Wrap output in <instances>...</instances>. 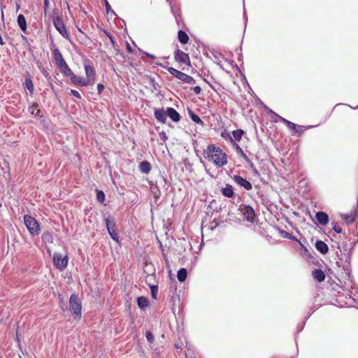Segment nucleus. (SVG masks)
I'll return each instance as SVG.
<instances>
[{"label": "nucleus", "mask_w": 358, "mask_h": 358, "mask_svg": "<svg viewBox=\"0 0 358 358\" xmlns=\"http://www.w3.org/2000/svg\"><path fill=\"white\" fill-rule=\"evenodd\" d=\"M205 159L211 161L217 167H222L227 164V156L219 147L209 145L203 150Z\"/></svg>", "instance_id": "f257e3e1"}, {"label": "nucleus", "mask_w": 358, "mask_h": 358, "mask_svg": "<svg viewBox=\"0 0 358 358\" xmlns=\"http://www.w3.org/2000/svg\"><path fill=\"white\" fill-rule=\"evenodd\" d=\"M155 64L159 66L164 69H166L172 76H175L178 79L183 81L185 83L188 84H194L195 83V80L190 76L181 72L173 67H167L166 64L156 62H155Z\"/></svg>", "instance_id": "f03ea898"}, {"label": "nucleus", "mask_w": 358, "mask_h": 358, "mask_svg": "<svg viewBox=\"0 0 358 358\" xmlns=\"http://www.w3.org/2000/svg\"><path fill=\"white\" fill-rule=\"evenodd\" d=\"M69 310L75 320L81 318L82 304L76 294H71L69 299Z\"/></svg>", "instance_id": "7ed1b4c3"}, {"label": "nucleus", "mask_w": 358, "mask_h": 358, "mask_svg": "<svg viewBox=\"0 0 358 358\" xmlns=\"http://www.w3.org/2000/svg\"><path fill=\"white\" fill-rule=\"evenodd\" d=\"M24 224L32 236H36L39 234L40 226L37 221L29 215L24 216Z\"/></svg>", "instance_id": "20e7f679"}, {"label": "nucleus", "mask_w": 358, "mask_h": 358, "mask_svg": "<svg viewBox=\"0 0 358 358\" xmlns=\"http://www.w3.org/2000/svg\"><path fill=\"white\" fill-rule=\"evenodd\" d=\"M53 24L58 32L66 39L71 41L70 36L66 29L62 19L57 16L53 19Z\"/></svg>", "instance_id": "39448f33"}, {"label": "nucleus", "mask_w": 358, "mask_h": 358, "mask_svg": "<svg viewBox=\"0 0 358 358\" xmlns=\"http://www.w3.org/2000/svg\"><path fill=\"white\" fill-rule=\"evenodd\" d=\"M53 262L55 266L60 271L65 269L68 264L67 255L62 257L59 253H55L53 255Z\"/></svg>", "instance_id": "423d86ee"}, {"label": "nucleus", "mask_w": 358, "mask_h": 358, "mask_svg": "<svg viewBox=\"0 0 358 358\" xmlns=\"http://www.w3.org/2000/svg\"><path fill=\"white\" fill-rule=\"evenodd\" d=\"M239 210L248 222H253L255 217V213L254 209L251 206L241 205L239 207Z\"/></svg>", "instance_id": "0eeeda50"}, {"label": "nucleus", "mask_w": 358, "mask_h": 358, "mask_svg": "<svg viewBox=\"0 0 358 358\" xmlns=\"http://www.w3.org/2000/svg\"><path fill=\"white\" fill-rule=\"evenodd\" d=\"M174 57L176 61L181 64H189L190 63L189 55L179 49L175 51Z\"/></svg>", "instance_id": "6e6552de"}, {"label": "nucleus", "mask_w": 358, "mask_h": 358, "mask_svg": "<svg viewBox=\"0 0 358 358\" xmlns=\"http://www.w3.org/2000/svg\"><path fill=\"white\" fill-rule=\"evenodd\" d=\"M85 71L87 76L86 80L89 81L90 85H94L96 80L94 67L91 65H85Z\"/></svg>", "instance_id": "1a4fd4ad"}, {"label": "nucleus", "mask_w": 358, "mask_h": 358, "mask_svg": "<svg viewBox=\"0 0 358 358\" xmlns=\"http://www.w3.org/2000/svg\"><path fill=\"white\" fill-rule=\"evenodd\" d=\"M233 180L237 185L243 187L246 190H250L252 188V184L240 176H234Z\"/></svg>", "instance_id": "9d476101"}, {"label": "nucleus", "mask_w": 358, "mask_h": 358, "mask_svg": "<svg viewBox=\"0 0 358 358\" xmlns=\"http://www.w3.org/2000/svg\"><path fill=\"white\" fill-rule=\"evenodd\" d=\"M154 116L155 119L162 124H165L166 121V111L165 112L164 108H155Z\"/></svg>", "instance_id": "9b49d317"}, {"label": "nucleus", "mask_w": 358, "mask_h": 358, "mask_svg": "<svg viewBox=\"0 0 358 358\" xmlns=\"http://www.w3.org/2000/svg\"><path fill=\"white\" fill-rule=\"evenodd\" d=\"M71 81L73 84L78 85L81 87L90 85L89 81L83 77L76 76L74 73L71 77Z\"/></svg>", "instance_id": "f8f14e48"}, {"label": "nucleus", "mask_w": 358, "mask_h": 358, "mask_svg": "<svg viewBox=\"0 0 358 358\" xmlns=\"http://www.w3.org/2000/svg\"><path fill=\"white\" fill-rule=\"evenodd\" d=\"M317 222L321 225H326L329 222V216L324 212H317L315 215Z\"/></svg>", "instance_id": "ddd939ff"}, {"label": "nucleus", "mask_w": 358, "mask_h": 358, "mask_svg": "<svg viewBox=\"0 0 358 358\" xmlns=\"http://www.w3.org/2000/svg\"><path fill=\"white\" fill-rule=\"evenodd\" d=\"M166 114L167 116L169 117L175 122H178L180 120V114L173 108H167Z\"/></svg>", "instance_id": "4468645a"}, {"label": "nucleus", "mask_w": 358, "mask_h": 358, "mask_svg": "<svg viewBox=\"0 0 358 358\" xmlns=\"http://www.w3.org/2000/svg\"><path fill=\"white\" fill-rule=\"evenodd\" d=\"M221 192L223 196L228 198H231L234 195L233 187L229 184H227L224 187L222 188Z\"/></svg>", "instance_id": "2eb2a0df"}, {"label": "nucleus", "mask_w": 358, "mask_h": 358, "mask_svg": "<svg viewBox=\"0 0 358 358\" xmlns=\"http://www.w3.org/2000/svg\"><path fill=\"white\" fill-rule=\"evenodd\" d=\"M315 248L320 253L323 255L327 253L329 250L327 245L322 241H317L316 242Z\"/></svg>", "instance_id": "dca6fc26"}, {"label": "nucleus", "mask_w": 358, "mask_h": 358, "mask_svg": "<svg viewBox=\"0 0 358 358\" xmlns=\"http://www.w3.org/2000/svg\"><path fill=\"white\" fill-rule=\"evenodd\" d=\"M313 277L318 282H321L325 279V274L321 269H315L312 272Z\"/></svg>", "instance_id": "f3484780"}, {"label": "nucleus", "mask_w": 358, "mask_h": 358, "mask_svg": "<svg viewBox=\"0 0 358 358\" xmlns=\"http://www.w3.org/2000/svg\"><path fill=\"white\" fill-rule=\"evenodd\" d=\"M108 233H110L111 231L116 230V225L113 217H107L104 219Z\"/></svg>", "instance_id": "a211bd4d"}, {"label": "nucleus", "mask_w": 358, "mask_h": 358, "mask_svg": "<svg viewBox=\"0 0 358 358\" xmlns=\"http://www.w3.org/2000/svg\"><path fill=\"white\" fill-rule=\"evenodd\" d=\"M341 216L346 223L350 224L355 220L357 213L352 211L350 214H341Z\"/></svg>", "instance_id": "6ab92c4d"}, {"label": "nucleus", "mask_w": 358, "mask_h": 358, "mask_svg": "<svg viewBox=\"0 0 358 358\" xmlns=\"http://www.w3.org/2000/svg\"><path fill=\"white\" fill-rule=\"evenodd\" d=\"M17 24H18L20 28L21 29V30L23 32L26 33L27 29V22H26V19L23 15L20 14L17 16Z\"/></svg>", "instance_id": "aec40b11"}, {"label": "nucleus", "mask_w": 358, "mask_h": 358, "mask_svg": "<svg viewBox=\"0 0 358 358\" xmlns=\"http://www.w3.org/2000/svg\"><path fill=\"white\" fill-rule=\"evenodd\" d=\"M137 304L141 309L144 310L146 307L148 306L149 301L146 297L139 296L137 299Z\"/></svg>", "instance_id": "412c9836"}, {"label": "nucleus", "mask_w": 358, "mask_h": 358, "mask_svg": "<svg viewBox=\"0 0 358 358\" xmlns=\"http://www.w3.org/2000/svg\"><path fill=\"white\" fill-rule=\"evenodd\" d=\"M140 171L143 173H148L151 170L150 164L147 161H143L139 165Z\"/></svg>", "instance_id": "4be33fe9"}, {"label": "nucleus", "mask_w": 358, "mask_h": 358, "mask_svg": "<svg viewBox=\"0 0 358 358\" xmlns=\"http://www.w3.org/2000/svg\"><path fill=\"white\" fill-rule=\"evenodd\" d=\"M178 38L179 41L182 44H186V43H187V42L189 41L188 35L186 34L185 31H184L182 30H180L178 31Z\"/></svg>", "instance_id": "5701e85b"}, {"label": "nucleus", "mask_w": 358, "mask_h": 358, "mask_svg": "<svg viewBox=\"0 0 358 358\" xmlns=\"http://www.w3.org/2000/svg\"><path fill=\"white\" fill-rule=\"evenodd\" d=\"M187 271L185 268H182L178 271L177 278L180 282H184L187 278Z\"/></svg>", "instance_id": "b1692460"}, {"label": "nucleus", "mask_w": 358, "mask_h": 358, "mask_svg": "<svg viewBox=\"0 0 358 358\" xmlns=\"http://www.w3.org/2000/svg\"><path fill=\"white\" fill-rule=\"evenodd\" d=\"M189 115L194 122L201 125L203 124V122L201 120V119L192 110H189Z\"/></svg>", "instance_id": "393cba45"}, {"label": "nucleus", "mask_w": 358, "mask_h": 358, "mask_svg": "<svg viewBox=\"0 0 358 358\" xmlns=\"http://www.w3.org/2000/svg\"><path fill=\"white\" fill-rule=\"evenodd\" d=\"M52 56H53L55 63L57 62L58 61L61 60L62 59H63V56L58 48H54L52 50Z\"/></svg>", "instance_id": "a878e982"}, {"label": "nucleus", "mask_w": 358, "mask_h": 358, "mask_svg": "<svg viewBox=\"0 0 358 358\" xmlns=\"http://www.w3.org/2000/svg\"><path fill=\"white\" fill-rule=\"evenodd\" d=\"M243 134L244 131L242 129L234 130L232 132L233 137L237 141H239L241 139Z\"/></svg>", "instance_id": "bb28decb"}, {"label": "nucleus", "mask_w": 358, "mask_h": 358, "mask_svg": "<svg viewBox=\"0 0 358 358\" xmlns=\"http://www.w3.org/2000/svg\"><path fill=\"white\" fill-rule=\"evenodd\" d=\"M234 146L235 147L236 151L237 154H238L244 160L248 157L243 152L242 148L236 143H234Z\"/></svg>", "instance_id": "cd10ccee"}, {"label": "nucleus", "mask_w": 358, "mask_h": 358, "mask_svg": "<svg viewBox=\"0 0 358 358\" xmlns=\"http://www.w3.org/2000/svg\"><path fill=\"white\" fill-rule=\"evenodd\" d=\"M59 71L65 76H70L71 77L73 74V71H71V69L69 68V66L67 65H66L65 66H64L63 68H62L61 69H59Z\"/></svg>", "instance_id": "c85d7f7f"}, {"label": "nucleus", "mask_w": 358, "mask_h": 358, "mask_svg": "<svg viewBox=\"0 0 358 358\" xmlns=\"http://www.w3.org/2000/svg\"><path fill=\"white\" fill-rule=\"evenodd\" d=\"M25 87L29 91L31 94L34 92V84L30 78H26Z\"/></svg>", "instance_id": "c756f323"}, {"label": "nucleus", "mask_w": 358, "mask_h": 358, "mask_svg": "<svg viewBox=\"0 0 358 358\" xmlns=\"http://www.w3.org/2000/svg\"><path fill=\"white\" fill-rule=\"evenodd\" d=\"M149 287L151 291V295L153 299H157V296L158 294V286L155 285H150Z\"/></svg>", "instance_id": "7c9ffc66"}, {"label": "nucleus", "mask_w": 358, "mask_h": 358, "mask_svg": "<svg viewBox=\"0 0 358 358\" xmlns=\"http://www.w3.org/2000/svg\"><path fill=\"white\" fill-rule=\"evenodd\" d=\"M105 6H106V10L107 14H111L113 15H116L115 13L111 9V7L107 0H103Z\"/></svg>", "instance_id": "2f4dec72"}, {"label": "nucleus", "mask_w": 358, "mask_h": 358, "mask_svg": "<svg viewBox=\"0 0 358 358\" xmlns=\"http://www.w3.org/2000/svg\"><path fill=\"white\" fill-rule=\"evenodd\" d=\"M281 234H282V237H284V238H289L290 240L295 241H299V240L296 237L293 236L292 234H290L289 233H288L285 231H282Z\"/></svg>", "instance_id": "473e14b6"}, {"label": "nucleus", "mask_w": 358, "mask_h": 358, "mask_svg": "<svg viewBox=\"0 0 358 358\" xmlns=\"http://www.w3.org/2000/svg\"><path fill=\"white\" fill-rule=\"evenodd\" d=\"M96 199L99 202H101V203L103 202V201L105 199V194L103 191H99L97 192Z\"/></svg>", "instance_id": "72a5a7b5"}, {"label": "nucleus", "mask_w": 358, "mask_h": 358, "mask_svg": "<svg viewBox=\"0 0 358 358\" xmlns=\"http://www.w3.org/2000/svg\"><path fill=\"white\" fill-rule=\"evenodd\" d=\"M331 225L333 226L334 230L336 233H338V234H341L342 233V231H343L342 228L340 226H338L336 222H331Z\"/></svg>", "instance_id": "f704fd0d"}, {"label": "nucleus", "mask_w": 358, "mask_h": 358, "mask_svg": "<svg viewBox=\"0 0 358 358\" xmlns=\"http://www.w3.org/2000/svg\"><path fill=\"white\" fill-rule=\"evenodd\" d=\"M108 234H110V236L112 239H113L115 241H119V235L116 232V230L111 231L110 233H108Z\"/></svg>", "instance_id": "c9c22d12"}, {"label": "nucleus", "mask_w": 358, "mask_h": 358, "mask_svg": "<svg viewBox=\"0 0 358 358\" xmlns=\"http://www.w3.org/2000/svg\"><path fill=\"white\" fill-rule=\"evenodd\" d=\"M56 64H57V67L59 68V69H61L62 68H63L64 66L67 65V64L65 62L64 58L62 59L61 60L58 61L57 62H56Z\"/></svg>", "instance_id": "e433bc0d"}, {"label": "nucleus", "mask_w": 358, "mask_h": 358, "mask_svg": "<svg viewBox=\"0 0 358 358\" xmlns=\"http://www.w3.org/2000/svg\"><path fill=\"white\" fill-rule=\"evenodd\" d=\"M145 336L149 343H152L154 341V336L150 331H147Z\"/></svg>", "instance_id": "4c0bfd02"}, {"label": "nucleus", "mask_w": 358, "mask_h": 358, "mask_svg": "<svg viewBox=\"0 0 358 358\" xmlns=\"http://www.w3.org/2000/svg\"><path fill=\"white\" fill-rule=\"evenodd\" d=\"M38 105L37 103H34L31 106L29 107V111L34 115L35 113V110L37 109Z\"/></svg>", "instance_id": "58836bf2"}, {"label": "nucleus", "mask_w": 358, "mask_h": 358, "mask_svg": "<svg viewBox=\"0 0 358 358\" xmlns=\"http://www.w3.org/2000/svg\"><path fill=\"white\" fill-rule=\"evenodd\" d=\"M271 113H273L279 120H280L281 122L285 123L286 125H287V123L289 122V120L282 117L281 116L277 115L276 113H273L272 110H270Z\"/></svg>", "instance_id": "ea45409f"}, {"label": "nucleus", "mask_w": 358, "mask_h": 358, "mask_svg": "<svg viewBox=\"0 0 358 358\" xmlns=\"http://www.w3.org/2000/svg\"><path fill=\"white\" fill-rule=\"evenodd\" d=\"M245 162L248 164V166L252 169H254L255 167V164H253V162L249 159V157H247L245 159Z\"/></svg>", "instance_id": "a19ab883"}, {"label": "nucleus", "mask_w": 358, "mask_h": 358, "mask_svg": "<svg viewBox=\"0 0 358 358\" xmlns=\"http://www.w3.org/2000/svg\"><path fill=\"white\" fill-rule=\"evenodd\" d=\"M71 94L73 96H75V97H76L78 99H80L81 98V96H80V93L78 91L75 90H71Z\"/></svg>", "instance_id": "79ce46f5"}, {"label": "nucleus", "mask_w": 358, "mask_h": 358, "mask_svg": "<svg viewBox=\"0 0 358 358\" xmlns=\"http://www.w3.org/2000/svg\"><path fill=\"white\" fill-rule=\"evenodd\" d=\"M49 0H44V13L47 14L48 9L49 8Z\"/></svg>", "instance_id": "37998d69"}, {"label": "nucleus", "mask_w": 358, "mask_h": 358, "mask_svg": "<svg viewBox=\"0 0 358 358\" xmlns=\"http://www.w3.org/2000/svg\"><path fill=\"white\" fill-rule=\"evenodd\" d=\"M287 126L290 130H294V129H296V124H295L294 123H293L290 121L287 123Z\"/></svg>", "instance_id": "c03bdc74"}, {"label": "nucleus", "mask_w": 358, "mask_h": 358, "mask_svg": "<svg viewBox=\"0 0 358 358\" xmlns=\"http://www.w3.org/2000/svg\"><path fill=\"white\" fill-rule=\"evenodd\" d=\"M159 136L164 142H165L168 139V136H166V134L164 131L160 132Z\"/></svg>", "instance_id": "a18cd8bd"}, {"label": "nucleus", "mask_w": 358, "mask_h": 358, "mask_svg": "<svg viewBox=\"0 0 358 358\" xmlns=\"http://www.w3.org/2000/svg\"><path fill=\"white\" fill-rule=\"evenodd\" d=\"M144 55H145L146 57L152 59H156V57L153 55H151L147 52H145V51H143V50H140Z\"/></svg>", "instance_id": "49530a36"}, {"label": "nucleus", "mask_w": 358, "mask_h": 358, "mask_svg": "<svg viewBox=\"0 0 358 358\" xmlns=\"http://www.w3.org/2000/svg\"><path fill=\"white\" fill-rule=\"evenodd\" d=\"M103 90H104V85L103 84L99 83L97 85V91L99 94L102 93Z\"/></svg>", "instance_id": "de8ad7c7"}, {"label": "nucleus", "mask_w": 358, "mask_h": 358, "mask_svg": "<svg viewBox=\"0 0 358 358\" xmlns=\"http://www.w3.org/2000/svg\"><path fill=\"white\" fill-rule=\"evenodd\" d=\"M193 90H194V92L196 94H199L201 92V89L199 86H195L194 88H193Z\"/></svg>", "instance_id": "09e8293b"}, {"label": "nucleus", "mask_w": 358, "mask_h": 358, "mask_svg": "<svg viewBox=\"0 0 358 358\" xmlns=\"http://www.w3.org/2000/svg\"><path fill=\"white\" fill-rule=\"evenodd\" d=\"M294 130L295 131L296 133H299V134L302 133L303 131V128L300 126H299V127L296 126V129H294Z\"/></svg>", "instance_id": "8fccbe9b"}, {"label": "nucleus", "mask_w": 358, "mask_h": 358, "mask_svg": "<svg viewBox=\"0 0 358 358\" xmlns=\"http://www.w3.org/2000/svg\"><path fill=\"white\" fill-rule=\"evenodd\" d=\"M227 136H229V137L230 138L231 141L234 143V140H233V139H232V138L229 136V134H227L226 135L224 132H222V136L223 138H226V137H227Z\"/></svg>", "instance_id": "3c124183"}, {"label": "nucleus", "mask_w": 358, "mask_h": 358, "mask_svg": "<svg viewBox=\"0 0 358 358\" xmlns=\"http://www.w3.org/2000/svg\"><path fill=\"white\" fill-rule=\"evenodd\" d=\"M48 238H51V236L50 234H45L43 235V239L46 240L48 239Z\"/></svg>", "instance_id": "603ef678"}, {"label": "nucleus", "mask_w": 358, "mask_h": 358, "mask_svg": "<svg viewBox=\"0 0 358 358\" xmlns=\"http://www.w3.org/2000/svg\"><path fill=\"white\" fill-rule=\"evenodd\" d=\"M253 173L255 174V175H259V172L257 170V169L255 168V166L254 167V169H252Z\"/></svg>", "instance_id": "864d4df0"}, {"label": "nucleus", "mask_w": 358, "mask_h": 358, "mask_svg": "<svg viewBox=\"0 0 358 358\" xmlns=\"http://www.w3.org/2000/svg\"><path fill=\"white\" fill-rule=\"evenodd\" d=\"M107 36H108V38H110L111 42L113 43V38L112 36L108 33H107Z\"/></svg>", "instance_id": "5fc2aeb1"}, {"label": "nucleus", "mask_w": 358, "mask_h": 358, "mask_svg": "<svg viewBox=\"0 0 358 358\" xmlns=\"http://www.w3.org/2000/svg\"><path fill=\"white\" fill-rule=\"evenodd\" d=\"M127 50L129 52H132V49L129 44H127Z\"/></svg>", "instance_id": "6e6d98bb"}, {"label": "nucleus", "mask_w": 358, "mask_h": 358, "mask_svg": "<svg viewBox=\"0 0 358 358\" xmlns=\"http://www.w3.org/2000/svg\"><path fill=\"white\" fill-rule=\"evenodd\" d=\"M0 44L1 45H4V42H3V38L1 35H0Z\"/></svg>", "instance_id": "4d7b16f0"}, {"label": "nucleus", "mask_w": 358, "mask_h": 358, "mask_svg": "<svg viewBox=\"0 0 358 358\" xmlns=\"http://www.w3.org/2000/svg\"><path fill=\"white\" fill-rule=\"evenodd\" d=\"M166 1L169 3L170 6H171V10H172V12L173 13V12H174V11H173V6H172V5H171V1H170V0H166Z\"/></svg>", "instance_id": "13d9d810"}, {"label": "nucleus", "mask_w": 358, "mask_h": 358, "mask_svg": "<svg viewBox=\"0 0 358 358\" xmlns=\"http://www.w3.org/2000/svg\"><path fill=\"white\" fill-rule=\"evenodd\" d=\"M34 114H35V116H37V117H40V116H41V115H40V110H39L37 111V113H34Z\"/></svg>", "instance_id": "bf43d9fd"}, {"label": "nucleus", "mask_w": 358, "mask_h": 358, "mask_svg": "<svg viewBox=\"0 0 358 358\" xmlns=\"http://www.w3.org/2000/svg\"><path fill=\"white\" fill-rule=\"evenodd\" d=\"M150 278H152V277H151V276H148V277L147 278V279H146V282H147L149 279H150Z\"/></svg>", "instance_id": "052dcab7"}, {"label": "nucleus", "mask_w": 358, "mask_h": 358, "mask_svg": "<svg viewBox=\"0 0 358 358\" xmlns=\"http://www.w3.org/2000/svg\"><path fill=\"white\" fill-rule=\"evenodd\" d=\"M20 8V6L17 5V9L18 10Z\"/></svg>", "instance_id": "680f3d73"}, {"label": "nucleus", "mask_w": 358, "mask_h": 358, "mask_svg": "<svg viewBox=\"0 0 358 358\" xmlns=\"http://www.w3.org/2000/svg\"><path fill=\"white\" fill-rule=\"evenodd\" d=\"M190 358H194V357H190Z\"/></svg>", "instance_id": "e2e57ef3"}]
</instances>
